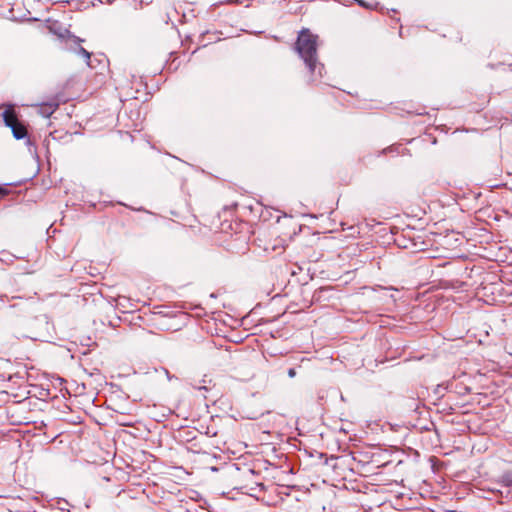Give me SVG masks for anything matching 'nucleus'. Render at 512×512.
<instances>
[{"label": "nucleus", "instance_id": "obj_3", "mask_svg": "<svg viewBox=\"0 0 512 512\" xmlns=\"http://www.w3.org/2000/svg\"><path fill=\"white\" fill-rule=\"evenodd\" d=\"M58 108V103L52 102V103H45L40 106V112L43 116L49 117L51 114H53Z\"/></svg>", "mask_w": 512, "mask_h": 512}, {"label": "nucleus", "instance_id": "obj_2", "mask_svg": "<svg viewBox=\"0 0 512 512\" xmlns=\"http://www.w3.org/2000/svg\"><path fill=\"white\" fill-rule=\"evenodd\" d=\"M2 118L4 124L11 129L13 136L17 140L24 139L27 136V128L24 123L19 120L13 106L10 105L4 110Z\"/></svg>", "mask_w": 512, "mask_h": 512}, {"label": "nucleus", "instance_id": "obj_7", "mask_svg": "<svg viewBox=\"0 0 512 512\" xmlns=\"http://www.w3.org/2000/svg\"><path fill=\"white\" fill-rule=\"evenodd\" d=\"M390 231H391L392 234H397L398 233V226H392Z\"/></svg>", "mask_w": 512, "mask_h": 512}, {"label": "nucleus", "instance_id": "obj_4", "mask_svg": "<svg viewBox=\"0 0 512 512\" xmlns=\"http://www.w3.org/2000/svg\"><path fill=\"white\" fill-rule=\"evenodd\" d=\"M78 53H79L82 57H84V58L87 60V62L90 60L91 54H90V53H89L85 48H83V47H79V49H78Z\"/></svg>", "mask_w": 512, "mask_h": 512}, {"label": "nucleus", "instance_id": "obj_5", "mask_svg": "<svg viewBox=\"0 0 512 512\" xmlns=\"http://www.w3.org/2000/svg\"><path fill=\"white\" fill-rule=\"evenodd\" d=\"M295 375H296V371H295V369H294V368H290V369L288 370V376H289L290 378H293V377H295Z\"/></svg>", "mask_w": 512, "mask_h": 512}, {"label": "nucleus", "instance_id": "obj_1", "mask_svg": "<svg viewBox=\"0 0 512 512\" xmlns=\"http://www.w3.org/2000/svg\"><path fill=\"white\" fill-rule=\"evenodd\" d=\"M295 50L303 59L310 72L314 73L318 62L317 36L308 29H302L295 42Z\"/></svg>", "mask_w": 512, "mask_h": 512}, {"label": "nucleus", "instance_id": "obj_6", "mask_svg": "<svg viewBox=\"0 0 512 512\" xmlns=\"http://www.w3.org/2000/svg\"><path fill=\"white\" fill-rule=\"evenodd\" d=\"M8 194V190L2 186H0V196H5Z\"/></svg>", "mask_w": 512, "mask_h": 512}, {"label": "nucleus", "instance_id": "obj_8", "mask_svg": "<svg viewBox=\"0 0 512 512\" xmlns=\"http://www.w3.org/2000/svg\"><path fill=\"white\" fill-rule=\"evenodd\" d=\"M280 220V216L279 215H276V222L278 223Z\"/></svg>", "mask_w": 512, "mask_h": 512}]
</instances>
